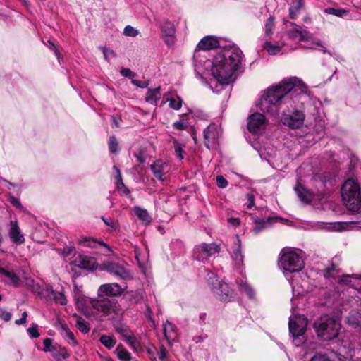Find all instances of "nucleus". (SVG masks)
<instances>
[{
	"label": "nucleus",
	"mask_w": 361,
	"mask_h": 361,
	"mask_svg": "<svg viewBox=\"0 0 361 361\" xmlns=\"http://www.w3.org/2000/svg\"><path fill=\"white\" fill-rule=\"evenodd\" d=\"M292 91L304 93L307 91V87L295 77L284 80L267 89L260 99L259 109L273 116L279 115L280 105L290 98L289 93Z\"/></svg>",
	"instance_id": "f257e3e1"
},
{
	"label": "nucleus",
	"mask_w": 361,
	"mask_h": 361,
	"mask_svg": "<svg viewBox=\"0 0 361 361\" xmlns=\"http://www.w3.org/2000/svg\"><path fill=\"white\" fill-rule=\"evenodd\" d=\"M243 59L241 50L235 46L224 49L218 53L212 62V74L221 85L232 82L234 72Z\"/></svg>",
	"instance_id": "f03ea898"
},
{
	"label": "nucleus",
	"mask_w": 361,
	"mask_h": 361,
	"mask_svg": "<svg viewBox=\"0 0 361 361\" xmlns=\"http://www.w3.org/2000/svg\"><path fill=\"white\" fill-rule=\"evenodd\" d=\"M341 196L350 211L358 212L361 209V192L358 183L348 179L341 188Z\"/></svg>",
	"instance_id": "7ed1b4c3"
},
{
	"label": "nucleus",
	"mask_w": 361,
	"mask_h": 361,
	"mask_svg": "<svg viewBox=\"0 0 361 361\" xmlns=\"http://www.w3.org/2000/svg\"><path fill=\"white\" fill-rule=\"evenodd\" d=\"M314 329L317 336L322 341H327L336 338L341 329L338 320L329 316L321 317L314 323Z\"/></svg>",
	"instance_id": "20e7f679"
},
{
	"label": "nucleus",
	"mask_w": 361,
	"mask_h": 361,
	"mask_svg": "<svg viewBox=\"0 0 361 361\" xmlns=\"http://www.w3.org/2000/svg\"><path fill=\"white\" fill-rule=\"evenodd\" d=\"M305 265L302 257L292 248H283L280 253L279 267L284 274L300 271Z\"/></svg>",
	"instance_id": "39448f33"
},
{
	"label": "nucleus",
	"mask_w": 361,
	"mask_h": 361,
	"mask_svg": "<svg viewBox=\"0 0 361 361\" xmlns=\"http://www.w3.org/2000/svg\"><path fill=\"white\" fill-rule=\"evenodd\" d=\"M88 302V307L94 310V312L97 314V317H113L116 314V302L107 298L90 300Z\"/></svg>",
	"instance_id": "423d86ee"
},
{
	"label": "nucleus",
	"mask_w": 361,
	"mask_h": 361,
	"mask_svg": "<svg viewBox=\"0 0 361 361\" xmlns=\"http://www.w3.org/2000/svg\"><path fill=\"white\" fill-rule=\"evenodd\" d=\"M101 269L106 271L109 274L122 280H130L133 279L130 270L126 268V266L123 263L109 261L101 265Z\"/></svg>",
	"instance_id": "0eeeda50"
},
{
	"label": "nucleus",
	"mask_w": 361,
	"mask_h": 361,
	"mask_svg": "<svg viewBox=\"0 0 361 361\" xmlns=\"http://www.w3.org/2000/svg\"><path fill=\"white\" fill-rule=\"evenodd\" d=\"M220 250L221 247L216 243H202L195 246L193 251V256L197 260L204 262L210 257L218 254Z\"/></svg>",
	"instance_id": "6e6552de"
},
{
	"label": "nucleus",
	"mask_w": 361,
	"mask_h": 361,
	"mask_svg": "<svg viewBox=\"0 0 361 361\" xmlns=\"http://www.w3.org/2000/svg\"><path fill=\"white\" fill-rule=\"evenodd\" d=\"M307 324V319L303 315L293 316L290 317L289 331L294 340L305 334Z\"/></svg>",
	"instance_id": "1a4fd4ad"
},
{
	"label": "nucleus",
	"mask_w": 361,
	"mask_h": 361,
	"mask_svg": "<svg viewBox=\"0 0 361 361\" xmlns=\"http://www.w3.org/2000/svg\"><path fill=\"white\" fill-rule=\"evenodd\" d=\"M293 25V23H292ZM295 27L289 31L288 36L289 37L297 42H306L307 44H305L304 47L306 48L313 49L314 46H320L319 42H314L312 39L310 37L308 32L305 30H302L301 27L298 25H295Z\"/></svg>",
	"instance_id": "9d476101"
},
{
	"label": "nucleus",
	"mask_w": 361,
	"mask_h": 361,
	"mask_svg": "<svg viewBox=\"0 0 361 361\" xmlns=\"http://www.w3.org/2000/svg\"><path fill=\"white\" fill-rule=\"evenodd\" d=\"M266 126L265 116L260 113H255L249 116L247 119V130L253 133H262Z\"/></svg>",
	"instance_id": "9b49d317"
},
{
	"label": "nucleus",
	"mask_w": 361,
	"mask_h": 361,
	"mask_svg": "<svg viewBox=\"0 0 361 361\" xmlns=\"http://www.w3.org/2000/svg\"><path fill=\"white\" fill-rule=\"evenodd\" d=\"M219 42L216 37L214 36H206L203 37L198 44L197 45L195 55H194V61H195V70H199L198 66L197 64V53L200 51H209L211 49H214L219 47Z\"/></svg>",
	"instance_id": "f8f14e48"
},
{
	"label": "nucleus",
	"mask_w": 361,
	"mask_h": 361,
	"mask_svg": "<svg viewBox=\"0 0 361 361\" xmlns=\"http://www.w3.org/2000/svg\"><path fill=\"white\" fill-rule=\"evenodd\" d=\"M304 119L305 115L300 111H295L291 114H283L281 118L283 123L293 129L301 127Z\"/></svg>",
	"instance_id": "ddd939ff"
},
{
	"label": "nucleus",
	"mask_w": 361,
	"mask_h": 361,
	"mask_svg": "<svg viewBox=\"0 0 361 361\" xmlns=\"http://www.w3.org/2000/svg\"><path fill=\"white\" fill-rule=\"evenodd\" d=\"M117 283H105L101 285L97 290V295L99 298L104 296H119L124 291Z\"/></svg>",
	"instance_id": "4468645a"
},
{
	"label": "nucleus",
	"mask_w": 361,
	"mask_h": 361,
	"mask_svg": "<svg viewBox=\"0 0 361 361\" xmlns=\"http://www.w3.org/2000/svg\"><path fill=\"white\" fill-rule=\"evenodd\" d=\"M212 290L219 300L224 302L229 301L233 297V291L230 290L228 284L223 281H218L217 286L212 285Z\"/></svg>",
	"instance_id": "2eb2a0df"
},
{
	"label": "nucleus",
	"mask_w": 361,
	"mask_h": 361,
	"mask_svg": "<svg viewBox=\"0 0 361 361\" xmlns=\"http://www.w3.org/2000/svg\"><path fill=\"white\" fill-rule=\"evenodd\" d=\"M161 33L165 42L168 45H172L175 42L176 30L174 24L170 21H166L161 25Z\"/></svg>",
	"instance_id": "dca6fc26"
},
{
	"label": "nucleus",
	"mask_w": 361,
	"mask_h": 361,
	"mask_svg": "<svg viewBox=\"0 0 361 361\" xmlns=\"http://www.w3.org/2000/svg\"><path fill=\"white\" fill-rule=\"evenodd\" d=\"M204 144L209 149V144H214L220 135L217 126L214 124H210L204 132Z\"/></svg>",
	"instance_id": "f3484780"
},
{
	"label": "nucleus",
	"mask_w": 361,
	"mask_h": 361,
	"mask_svg": "<svg viewBox=\"0 0 361 361\" xmlns=\"http://www.w3.org/2000/svg\"><path fill=\"white\" fill-rule=\"evenodd\" d=\"M8 234L11 240L17 245H21L25 242L24 235L21 233L18 221L16 220L10 221Z\"/></svg>",
	"instance_id": "a211bd4d"
},
{
	"label": "nucleus",
	"mask_w": 361,
	"mask_h": 361,
	"mask_svg": "<svg viewBox=\"0 0 361 361\" xmlns=\"http://www.w3.org/2000/svg\"><path fill=\"white\" fill-rule=\"evenodd\" d=\"M167 168L168 164L161 160H157L150 166L154 176L161 180H164V176L167 171Z\"/></svg>",
	"instance_id": "6ab92c4d"
},
{
	"label": "nucleus",
	"mask_w": 361,
	"mask_h": 361,
	"mask_svg": "<svg viewBox=\"0 0 361 361\" xmlns=\"http://www.w3.org/2000/svg\"><path fill=\"white\" fill-rule=\"evenodd\" d=\"M233 246L231 247L232 257L236 264H241L243 261V257L241 253V240L238 236L232 238Z\"/></svg>",
	"instance_id": "aec40b11"
},
{
	"label": "nucleus",
	"mask_w": 361,
	"mask_h": 361,
	"mask_svg": "<svg viewBox=\"0 0 361 361\" xmlns=\"http://www.w3.org/2000/svg\"><path fill=\"white\" fill-rule=\"evenodd\" d=\"M73 264L75 267L88 270H92L96 267L95 259L87 256L79 257L73 262Z\"/></svg>",
	"instance_id": "412c9836"
},
{
	"label": "nucleus",
	"mask_w": 361,
	"mask_h": 361,
	"mask_svg": "<svg viewBox=\"0 0 361 361\" xmlns=\"http://www.w3.org/2000/svg\"><path fill=\"white\" fill-rule=\"evenodd\" d=\"M48 295L45 298L50 300H54L56 303L65 305L67 303V300L61 292L55 291L52 286H48Z\"/></svg>",
	"instance_id": "4be33fe9"
},
{
	"label": "nucleus",
	"mask_w": 361,
	"mask_h": 361,
	"mask_svg": "<svg viewBox=\"0 0 361 361\" xmlns=\"http://www.w3.org/2000/svg\"><path fill=\"white\" fill-rule=\"evenodd\" d=\"M294 190L298 197V198L304 203L309 204L312 199V193L307 190L302 185L298 183Z\"/></svg>",
	"instance_id": "5701e85b"
},
{
	"label": "nucleus",
	"mask_w": 361,
	"mask_h": 361,
	"mask_svg": "<svg viewBox=\"0 0 361 361\" xmlns=\"http://www.w3.org/2000/svg\"><path fill=\"white\" fill-rule=\"evenodd\" d=\"M78 243L81 245L90 247H97L98 245H101L106 247L109 250H111V248L105 243L97 240L91 237L82 236L78 240Z\"/></svg>",
	"instance_id": "b1692460"
},
{
	"label": "nucleus",
	"mask_w": 361,
	"mask_h": 361,
	"mask_svg": "<svg viewBox=\"0 0 361 361\" xmlns=\"http://www.w3.org/2000/svg\"><path fill=\"white\" fill-rule=\"evenodd\" d=\"M164 334L169 344L175 341L177 336L176 328L174 324L169 322H166L164 324Z\"/></svg>",
	"instance_id": "393cba45"
},
{
	"label": "nucleus",
	"mask_w": 361,
	"mask_h": 361,
	"mask_svg": "<svg viewBox=\"0 0 361 361\" xmlns=\"http://www.w3.org/2000/svg\"><path fill=\"white\" fill-rule=\"evenodd\" d=\"M161 97V88L160 87H156L154 89H148L145 100L150 104L157 106V102Z\"/></svg>",
	"instance_id": "a878e982"
},
{
	"label": "nucleus",
	"mask_w": 361,
	"mask_h": 361,
	"mask_svg": "<svg viewBox=\"0 0 361 361\" xmlns=\"http://www.w3.org/2000/svg\"><path fill=\"white\" fill-rule=\"evenodd\" d=\"M51 355L56 361H61L69 357L66 348L59 344H54Z\"/></svg>",
	"instance_id": "bb28decb"
},
{
	"label": "nucleus",
	"mask_w": 361,
	"mask_h": 361,
	"mask_svg": "<svg viewBox=\"0 0 361 361\" xmlns=\"http://www.w3.org/2000/svg\"><path fill=\"white\" fill-rule=\"evenodd\" d=\"M0 274L5 277V282L8 284L17 286L20 282L18 276L14 272L0 267Z\"/></svg>",
	"instance_id": "cd10ccee"
},
{
	"label": "nucleus",
	"mask_w": 361,
	"mask_h": 361,
	"mask_svg": "<svg viewBox=\"0 0 361 361\" xmlns=\"http://www.w3.org/2000/svg\"><path fill=\"white\" fill-rule=\"evenodd\" d=\"M303 6V0H293L289 9L290 18L292 19H295L298 12L301 10Z\"/></svg>",
	"instance_id": "c85d7f7f"
},
{
	"label": "nucleus",
	"mask_w": 361,
	"mask_h": 361,
	"mask_svg": "<svg viewBox=\"0 0 361 361\" xmlns=\"http://www.w3.org/2000/svg\"><path fill=\"white\" fill-rule=\"evenodd\" d=\"M347 322L350 325L361 329V312L357 311L350 312L347 318Z\"/></svg>",
	"instance_id": "c756f323"
},
{
	"label": "nucleus",
	"mask_w": 361,
	"mask_h": 361,
	"mask_svg": "<svg viewBox=\"0 0 361 361\" xmlns=\"http://www.w3.org/2000/svg\"><path fill=\"white\" fill-rule=\"evenodd\" d=\"M33 285L32 286V291L37 293L42 298H46L48 295V286H50L49 284H43L39 285V283H35L34 281H31Z\"/></svg>",
	"instance_id": "7c9ffc66"
},
{
	"label": "nucleus",
	"mask_w": 361,
	"mask_h": 361,
	"mask_svg": "<svg viewBox=\"0 0 361 361\" xmlns=\"http://www.w3.org/2000/svg\"><path fill=\"white\" fill-rule=\"evenodd\" d=\"M134 212L137 217L144 223L148 224L151 222L152 219L146 209L140 207H135Z\"/></svg>",
	"instance_id": "2f4dec72"
},
{
	"label": "nucleus",
	"mask_w": 361,
	"mask_h": 361,
	"mask_svg": "<svg viewBox=\"0 0 361 361\" xmlns=\"http://www.w3.org/2000/svg\"><path fill=\"white\" fill-rule=\"evenodd\" d=\"M117 332H118L123 337H124L126 341L131 345H133L135 341V338L133 336L128 330V329L126 326H121L116 329Z\"/></svg>",
	"instance_id": "473e14b6"
},
{
	"label": "nucleus",
	"mask_w": 361,
	"mask_h": 361,
	"mask_svg": "<svg viewBox=\"0 0 361 361\" xmlns=\"http://www.w3.org/2000/svg\"><path fill=\"white\" fill-rule=\"evenodd\" d=\"M239 289L241 293H245L250 299L255 298L254 289L247 283V281H241L239 283Z\"/></svg>",
	"instance_id": "72a5a7b5"
},
{
	"label": "nucleus",
	"mask_w": 361,
	"mask_h": 361,
	"mask_svg": "<svg viewBox=\"0 0 361 361\" xmlns=\"http://www.w3.org/2000/svg\"><path fill=\"white\" fill-rule=\"evenodd\" d=\"M167 102H169V107L172 109L178 111L182 107L183 100L179 96H177L176 99L166 98L165 101H162L161 104H165Z\"/></svg>",
	"instance_id": "f704fd0d"
},
{
	"label": "nucleus",
	"mask_w": 361,
	"mask_h": 361,
	"mask_svg": "<svg viewBox=\"0 0 361 361\" xmlns=\"http://www.w3.org/2000/svg\"><path fill=\"white\" fill-rule=\"evenodd\" d=\"M75 295V300L77 302V304H78V307L79 308H81L82 309L83 312H84V314L88 317H90L91 315L90 313L88 312H85L84 309H83V305H87V303L89 302L88 301L90 300H86L82 295L79 294L78 292V290H74Z\"/></svg>",
	"instance_id": "c9c22d12"
},
{
	"label": "nucleus",
	"mask_w": 361,
	"mask_h": 361,
	"mask_svg": "<svg viewBox=\"0 0 361 361\" xmlns=\"http://www.w3.org/2000/svg\"><path fill=\"white\" fill-rule=\"evenodd\" d=\"M173 143L176 155L179 159H183L185 154V145L180 144L176 139H173Z\"/></svg>",
	"instance_id": "e433bc0d"
},
{
	"label": "nucleus",
	"mask_w": 361,
	"mask_h": 361,
	"mask_svg": "<svg viewBox=\"0 0 361 361\" xmlns=\"http://www.w3.org/2000/svg\"><path fill=\"white\" fill-rule=\"evenodd\" d=\"M263 48L267 50L270 55H276L281 50V47L273 45L269 42H264Z\"/></svg>",
	"instance_id": "4c0bfd02"
},
{
	"label": "nucleus",
	"mask_w": 361,
	"mask_h": 361,
	"mask_svg": "<svg viewBox=\"0 0 361 361\" xmlns=\"http://www.w3.org/2000/svg\"><path fill=\"white\" fill-rule=\"evenodd\" d=\"M324 11L327 14L334 15L338 17H343L348 13V10L334 8H326Z\"/></svg>",
	"instance_id": "58836bf2"
},
{
	"label": "nucleus",
	"mask_w": 361,
	"mask_h": 361,
	"mask_svg": "<svg viewBox=\"0 0 361 361\" xmlns=\"http://www.w3.org/2000/svg\"><path fill=\"white\" fill-rule=\"evenodd\" d=\"M77 328L82 333H87L90 331L89 324L82 318L77 317Z\"/></svg>",
	"instance_id": "ea45409f"
},
{
	"label": "nucleus",
	"mask_w": 361,
	"mask_h": 361,
	"mask_svg": "<svg viewBox=\"0 0 361 361\" xmlns=\"http://www.w3.org/2000/svg\"><path fill=\"white\" fill-rule=\"evenodd\" d=\"M99 341L108 349H111L116 344L113 338L106 335H102L100 337Z\"/></svg>",
	"instance_id": "a19ab883"
},
{
	"label": "nucleus",
	"mask_w": 361,
	"mask_h": 361,
	"mask_svg": "<svg viewBox=\"0 0 361 361\" xmlns=\"http://www.w3.org/2000/svg\"><path fill=\"white\" fill-rule=\"evenodd\" d=\"M255 223L256 224V226L253 231L255 233L260 232L262 229L266 228L269 224V220L264 221V219H261L257 217L255 219Z\"/></svg>",
	"instance_id": "79ce46f5"
},
{
	"label": "nucleus",
	"mask_w": 361,
	"mask_h": 361,
	"mask_svg": "<svg viewBox=\"0 0 361 361\" xmlns=\"http://www.w3.org/2000/svg\"><path fill=\"white\" fill-rule=\"evenodd\" d=\"M109 149L110 152L116 154L118 152V142L116 137L114 135H112L109 137Z\"/></svg>",
	"instance_id": "37998d69"
},
{
	"label": "nucleus",
	"mask_w": 361,
	"mask_h": 361,
	"mask_svg": "<svg viewBox=\"0 0 361 361\" xmlns=\"http://www.w3.org/2000/svg\"><path fill=\"white\" fill-rule=\"evenodd\" d=\"M99 49L102 51L104 54V58L106 61H109L111 59L116 57V54L112 49H107L105 47H99Z\"/></svg>",
	"instance_id": "c03bdc74"
},
{
	"label": "nucleus",
	"mask_w": 361,
	"mask_h": 361,
	"mask_svg": "<svg viewBox=\"0 0 361 361\" xmlns=\"http://www.w3.org/2000/svg\"><path fill=\"white\" fill-rule=\"evenodd\" d=\"M117 355L119 360L121 361H130L131 356L130 354L126 350L123 348H117Z\"/></svg>",
	"instance_id": "a18cd8bd"
},
{
	"label": "nucleus",
	"mask_w": 361,
	"mask_h": 361,
	"mask_svg": "<svg viewBox=\"0 0 361 361\" xmlns=\"http://www.w3.org/2000/svg\"><path fill=\"white\" fill-rule=\"evenodd\" d=\"M114 169L116 171V172L118 173L117 179L119 181V183H118V188L120 190L122 188H123V193H125L126 195L130 194V190L125 186V185L122 182L120 170L115 166H114Z\"/></svg>",
	"instance_id": "49530a36"
},
{
	"label": "nucleus",
	"mask_w": 361,
	"mask_h": 361,
	"mask_svg": "<svg viewBox=\"0 0 361 361\" xmlns=\"http://www.w3.org/2000/svg\"><path fill=\"white\" fill-rule=\"evenodd\" d=\"M123 34L128 37H136L139 34V31L131 25L125 27Z\"/></svg>",
	"instance_id": "de8ad7c7"
},
{
	"label": "nucleus",
	"mask_w": 361,
	"mask_h": 361,
	"mask_svg": "<svg viewBox=\"0 0 361 361\" xmlns=\"http://www.w3.org/2000/svg\"><path fill=\"white\" fill-rule=\"evenodd\" d=\"M64 339L71 345H76L77 341L75 338L74 334L71 330L66 332L63 336H62Z\"/></svg>",
	"instance_id": "09e8293b"
},
{
	"label": "nucleus",
	"mask_w": 361,
	"mask_h": 361,
	"mask_svg": "<svg viewBox=\"0 0 361 361\" xmlns=\"http://www.w3.org/2000/svg\"><path fill=\"white\" fill-rule=\"evenodd\" d=\"M334 272L338 273V270L335 264H331L330 267L325 269L324 276L326 278H329L334 276Z\"/></svg>",
	"instance_id": "8fccbe9b"
},
{
	"label": "nucleus",
	"mask_w": 361,
	"mask_h": 361,
	"mask_svg": "<svg viewBox=\"0 0 361 361\" xmlns=\"http://www.w3.org/2000/svg\"><path fill=\"white\" fill-rule=\"evenodd\" d=\"M27 332L30 336L32 338H36L39 336L38 326L37 324H33L32 326L29 327L27 329Z\"/></svg>",
	"instance_id": "3c124183"
},
{
	"label": "nucleus",
	"mask_w": 361,
	"mask_h": 361,
	"mask_svg": "<svg viewBox=\"0 0 361 361\" xmlns=\"http://www.w3.org/2000/svg\"><path fill=\"white\" fill-rule=\"evenodd\" d=\"M52 343V339L51 338H47L44 340L43 343L44 352H50L51 353L54 348V345H53Z\"/></svg>",
	"instance_id": "603ef678"
},
{
	"label": "nucleus",
	"mask_w": 361,
	"mask_h": 361,
	"mask_svg": "<svg viewBox=\"0 0 361 361\" xmlns=\"http://www.w3.org/2000/svg\"><path fill=\"white\" fill-rule=\"evenodd\" d=\"M274 26V19L270 17L267 20L265 24V33L267 35H270L272 32L273 27Z\"/></svg>",
	"instance_id": "864d4df0"
},
{
	"label": "nucleus",
	"mask_w": 361,
	"mask_h": 361,
	"mask_svg": "<svg viewBox=\"0 0 361 361\" xmlns=\"http://www.w3.org/2000/svg\"><path fill=\"white\" fill-rule=\"evenodd\" d=\"M102 219L106 226L111 227V228H113L114 230L118 229V225L117 222H116L111 219H106L104 216H102Z\"/></svg>",
	"instance_id": "5fc2aeb1"
},
{
	"label": "nucleus",
	"mask_w": 361,
	"mask_h": 361,
	"mask_svg": "<svg viewBox=\"0 0 361 361\" xmlns=\"http://www.w3.org/2000/svg\"><path fill=\"white\" fill-rule=\"evenodd\" d=\"M216 183L219 188H224L227 186V180L221 175L216 177Z\"/></svg>",
	"instance_id": "6e6d98bb"
},
{
	"label": "nucleus",
	"mask_w": 361,
	"mask_h": 361,
	"mask_svg": "<svg viewBox=\"0 0 361 361\" xmlns=\"http://www.w3.org/2000/svg\"><path fill=\"white\" fill-rule=\"evenodd\" d=\"M135 157H136L137 161L141 164L145 163L146 161L145 153L142 149H139L137 152H135Z\"/></svg>",
	"instance_id": "4d7b16f0"
},
{
	"label": "nucleus",
	"mask_w": 361,
	"mask_h": 361,
	"mask_svg": "<svg viewBox=\"0 0 361 361\" xmlns=\"http://www.w3.org/2000/svg\"><path fill=\"white\" fill-rule=\"evenodd\" d=\"M159 361H165L167 356V351L164 347H161L159 351L157 352Z\"/></svg>",
	"instance_id": "13d9d810"
},
{
	"label": "nucleus",
	"mask_w": 361,
	"mask_h": 361,
	"mask_svg": "<svg viewBox=\"0 0 361 361\" xmlns=\"http://www.w3.org/2000/svg\"><path fill=\"white\" fill-rule=\"evenodd\" d=\"M132 83L137 87L145 88L149 85V82L146 80H133Z\"/></svg>",
	"instance_id": "bf43d9fd"
},
{
	"label": "nucleus",
	"mask_w": 361,
	"mask_h": 361,
	"mask_svg": "<svg viewBox=\"0 0 361 361\" xmlns=\"http://www.w3.org/2000/svg\"><path fill=\"white\" fill-rule=\"evenodd\" d=\"M310 361H331L326 355L317 354Z\"/></svg>",
	"instance_id": "052dcab7"
},
{
	"label": "nucleus",
	"mask_w": 361,
	"mask_h": 361,
	"mask_svg": "<svg viewBox=\"0 0 361 361\" xmlns=\"http://www.w3.org/2000/svg\"><path fill=\"white\" fill-rule=\"evenodd\" d=\"M121 74L122 76L129 78H133L135 75L130 69L126 68H123L121 70Z\"/></svg>",
	"instance_id": "680f3d73"
},
{
	"label": "nucleus",
	"mask_w": 361,
	"mask_h": 361,
	"mask_svg": "<svg viewBox=\"0 0 361 361\" xmlns=\"http://www.w3.org/2000/svg\"><path fill=\"white\" fill-rule=\"evenodd\" d=\"M0 317L3 320L8 322L11 319V314L6 310H0Z\"/></svg>",
	"instance_id": "e2e57ef3"
},
{
	"label": "nucleus",
	"mask_w": 361,
	"mask_h": 361,
	"mask_svg": "<svg viewBox=\"0 0 361 361\" xmlns=\"http://www.w3.org/2000/svg\"><path fill=\"white\" fill-rule=\"evenodd\" d=\"M354 277L353 276H350V275H345V276H343L341 277V279H340V283H345V284H351V281H352V279H353Z\"/></svg>",
	"instance_id": "0e129e2a"
},
{
	"label": "nucleus",
	"mask_w": 361,
	"mask_h": 361,
	"mask_svg": "<svg viewBox=\"0 0 361 361\" xmlns=\"http://www.w3.org/2000/svg\"><path fill=\"white\" fill-rule=\"evenodd\" d=\"M59 330L62 336H63L66 332H68L70 329L68 327L67 324L65 323H60Z\"/></svg>",
	"instance_id": "69168bd1"
},
{
	"label": "nucleus",
	"mask_w": 361,
	"mask_h": 361,
	"mask_svg": "<svg viewBox=\"0 0 361 361\" xmlns=\"http://www.w3.org/2000/svg\"><path fill=\"white\" fill-rule=\"evenodd\" d=\"M9 200H10V202L14 207H16L17 208H20V209L22 208V205H21L20 201L17 198H16L15 197L11 196V197H9Z\"/></svg>",
	"instance_id": "338daca9"
},
{
	"label": "nucleus",
	"mask_w": 361,
	"mask_h": 361,
	"mask_svg": "<svg viewBox=\"0 0 361 361\" xmlns=\"http://www.w3.org/2000/svg\"><path fill=\"white\" fill-rule=\"evenodd\" d=\"M247 200H248V202H249L248 205H247V208L250 209L254 205V202H255L254 196L252 194H248Z\"/></svg>",
	"instance_id": "774afa93"
}]
</instances>
